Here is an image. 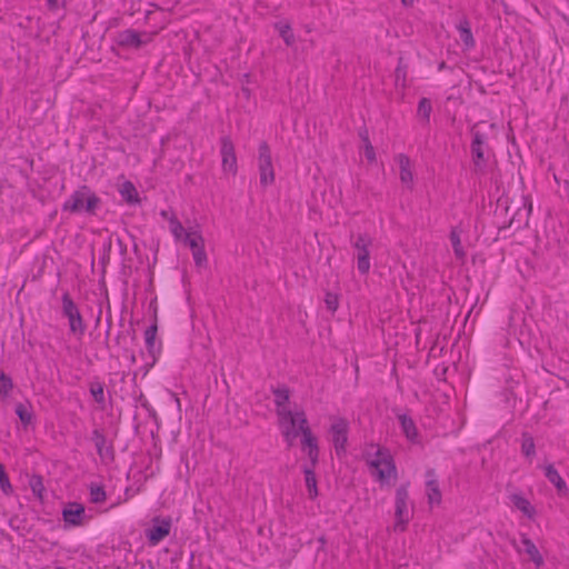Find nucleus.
<instances>
[{"label": "nucleus", "instance_id": "f257e3e1", "mask_svg": "<svg viewBox=\"0 0 569 569\" xmlns=\"http://www.w3.org/2000/svg\"><path fill=\"white\" fill-rule=\"evenodd\" d=\"M102 199L88 184L79 186L63 202L62 211L71 214L96 217L101 209Z\"/></svg>", "mask_w": 569, "mask_h": 569}, {"label": "nucleus", "instance_id": "f03ea898", "mask_svg": "<svg viewBox=\"0 0 569 569\" xmlns=\"http://www.w3.org/2000/svg\"><path fill=\"white\" fill-rule=\"evenodd\" d=\"M477 127L478 124L475 123L470 129V133L472 136L470 143L472 172L475 174H485L488 166L490 148L488 146V136L477 130Z\"/></svg>", "mask_w": 569, "mask_h": 569}, {"label": "nucleus", "instance_id": "7ed1b4c3", "mask_svg": "<svg viewBox=\"0 0 569 569\" xmlns=\"http://www.w3.org/2000/svg\"><path fill=\"white\" fill-rule=\"evenodd\" d=\"M506 214L511 211V217L508 222L499 226V232L507 228H513L516 231L529 227V217L532 211V202L529 197L522 196L521 199L512 206H506Z\"/></svg>", "mask_w": 569, "mask_h": 569}, {"label": "nucleus", "instance_id": "20e7f679", "mask_svg": "<svg viewBox=\"0 0 569 569\" xmlns=\"http://www.w3.org/2000/svg\"><path fill=\"white\" fill-rule=\"evenodd\" d=\"M61 303V312L68 319L70 333L81 338L86 333L87 325L78 305L68 291L62 295Z\"/></svg>", "mask_w": 569, "mask_h": 569}, {"label": "nucleus", "instance_id": "39448f33", "mask_svg": "<svg viewBox=\"0 0 569 569\" xmlns=\"http://www.w3.org/2000/svg\"><path fill=\"white\" fill-rule=\"evenodd\" d=\"M331 425L329 428V435L335 447L336 455L338 457L346 456L348 446V435L350 425L345 417L333 416L330 418Z\"/></svg>", "mask_w": 569, "mask_h": 569}, {"label": "nucleus", "instance_id": "423d86ee", "mask_svg": "<svg viewBox=\"0 0 569 569\" xmlns=\"http://www.w3.org/2000/svg\"><path fill=\"white\" fill-rule=\"evenodd\" d=\"M172 519L170 516H154L150 520V526L144 530L147 542L151 547L158 546L171 531Z\"/></svg>", "mask_w": 569, "mask_h": 569}, {"label": "nucleus", "instance_id": "0eeeda50", "mask_svg": "<svg viewBox=\"0 0 569 569\" xmlns=\"http://www.w3.org/2000/svg\"><path fill=\"white\" fill-rule=\"evenodd\" d=\"M409 482L401 483L396 490L395 497V518L396 525L395 529L405 531L407 529V525L410 521L409 510H408V500H409Z\"/></svg>", "mask_w": 569, "mask_h": 569}, {"label": "nucleus", "instance_id": "6e6552de", "mask_svg": "<svg viewBox=\"0 0 569 569\" xmlns=\"http://www.w3.org/2000/svg\"><path fill=\"white\" fill-rule=\"evenodd\" d=\"M258 169L260 184L262 187L271 186L274 182V170L269 143L262 140L258 148Z\"/></svg>", "mask_w": 569, "mask_h": 569}, {"label": "nucleus", "instance_id": "1a4fd4ad", "mask_svg": "<svg viewBox=\"0 0 569 569\" xmlns=\"http://www.w3.org/2000/svg\"><path fill=\"white\" fill-rule=\"evenodd\" d=\"M370 467L376 469V477L385 483L391 476L397 477V467L392 456L386 448H379L376 452V459L370 462Z\"/></svg>", "mask_w": 569, "mask_h": 569}, {"label": "nucleus", "instance_id": "9d476101", "mask_svg": "<svg viewBox=\"0 0 569 569\" xmlns=\"http://www.w3.org/2000/svg\"><path fill=\"white\" fill-rule=\"evenodd\" d=\"M299 431L301 432V449L307 453L309 465L318 466L320 456L318 438L313 435L307 418L300 419Z\"/></svg>", "mask_w": 569, "mask_h": 569}, {"label": "nucleus", "instance_id": "9b49d317", "mask_svg": "<svg viewBox=\"0 0 569 569\" xmlns=\"http://www.w3.org/2000/svg\"><path fill=\"white\" fill-rule=\"evenodd\" d=\"M158 335V315L157 309L153 313L152 323L144 331V343L148 355L152 358V362L147 365V370L156 365L158 361L160 353L162 351V341L157 342Z\"/></svg>", "mask_w": 569, "mask_h": 569}, {"label": "nucleus", "instance_id": "f8f14e48", "mask_svg": "<svg viewBox=\"0 0 569 569\" xmlns=\"http://www.w3.org/2000/svg\"><path fill=\"white\" fill-rule=\"evenodd\" d=\"M372 240L368 234L360 233L357 237V240L353 243L355 249L357 250V268L360 274L365 276L370 270V252L369 246H371Z\"/></svg>", "mask_w": 569, "mask_h": 569}, {"label": "nucleus", "instance_id": "ddd939ff", "mask_svg": "<svg viewBox=\"0 0 569 569\" xmlns=\"http://www.w3.org/2000/svg\"><path fill=\"white\" fill-rule=\"evenodd\" d=\"M220 153L222 158V170L236 176L238 172L234 144L229 136L220 138Z\"/></svg>", "mask_w": 569, "mask_h": 569}, {"label": "nucleus", "instance_id": "4468645a", "mask_svg": "<svg viewBox=\"0 0 569 569\" xmlns=\"http://www.w3.org/2000/svg\"><path fill=\"white\" fill-rule=\"evenodd\" d=\"M147 32H139L134 29H126L118 31L114 36V42L126 49H140L150 41L142 39V36H147Z\"/></svg>", "mask_w": 569, "mask_h": 569}, {"label": "nucleus", "instance_id": "2eb2a0df", "mask_svg": "<svg viewBox=\"0 0 569 569\" xmlns=\"http://www.w3.org/2000/svg\"><path fill=\"white\" fill-rule=\"evenodd\" d=\"M86 508L80 502H68L62 509V520L64 522V528L82 526Z\"/></svg>", "mask_w": 569, "mask_h": 569}, {"label": "nucleus", "instance_id": "dca6fc26", "mask_svg": "<svg viewBox=\"0 0 569 569\" xmlns=\"http://www.w3.org/2000/svg\"><path fill=\"white\" fill-rule=\"evenodd\" d=\"M426 477V495L430 506L440 505L442 495L439 486L437 472L433 468H429L425 472Z\"/></svg>", "mask_w": 569, "mask_h": 569}, {"label": "nucleus", "instance_id": "f3484780", "mask_svg": "<svg viewBox=\"0 0 569 569\" xmlns=\"http://www.w3.org/2000/svg\"><path fill=\"white\" fill-rule=\"evenodd\" d=\"M91 441L94 443V447L97 449V453L101 459L108 458L111 461L114 460V448L112 443H110L108 447L107 445V438L102 430L100 429H93L91 433Z\"/></svg>", "mask_w": 569, "mask_h": 569}, {"label": "nucleus", "instance_id": "a211bd4d", "mask_svg": "<svg viewBox=\"0 0 569 569\" xmlns=\"http://www.w3.org/2000/svg\"><path fill=\"white\" fill-rule=\"evenodd\" d=\"M279 426L280 429H289L297 431L300 428V419L307 418L306 412L303 410L292 412L291 410H281L279 415Z\"/></svg>", "mask_w": 569, "mask_h": 569}, {"label": "nucleus", "instance_id": "6ab92c4d", "mask_svg": "<svg viewBox=\"0 0 569 569\" xmlns=\"http://www.w3.org/2000/svg\"><path fill=\"white\" fill-rule=\"evenodd\" d=\"M545 477L556 487L558 496L567 497L569 495V488L566 481L552 463L545 467Z\"/></svg>", "mask_w": 569, "mask_h": 569}, {"label": "nucleus", "instance_id": "aec40b11", "mask_svg": "<svg viewBox=\"0 0 569 569\" xmlns=\"http://www.w3.org/2000/svg\"><path fill=\"white\" fill-rule=\"evenodd\" d=\"M396 416L400 422L401 430L406 438L412 443H419V432L413 419L407 413H396Z\"/></svg>", "mask_w": 569, "mask_h": 569}, {"label": "nucleus", "instance_id": "412c9836", "mask_svg": "<svg viewBox=\"0 0 569 569\" xmlns=\"http://www.w3.org/2000/svg\"><path fill=\"white\" fill-rule=\"evenodd\" d=\"M317 466H312V465H303L302 466V472L305 475V482H306V488H307V491H308V497L310 500H315L318 496H319V491H318V481H317V477H316V469Z\"/></svg>", "mask_w": 569, "mask_h": 569}, {"label": "nucleus", "instance_id": "4be33fe9", "mask_svg": "<svg viewBox=\"0 0 569 569\" xmlns=\"http://www.w3.org/2000/svg\"><path fill=\"white\" fill-rule=\"evenodd\" d=\"M398 162H399V168H400V181L408 189L412 190V188H413V174H412V171H411L410 158L407 154H405V153H400L398 156Z\"/></svg>", "mask_w": 569, "mask_h": 569}, {"label": "nucleus", "instance_id": "5701e85b", "mask_svg": "<svg viewBox=\"0 0 569 569\" xmlns=\"http://www.w3.org/2000/svg\"><path fill=\"white\" fill-rule=\"evenodd\" d=\"M272 395L274 396V405L277 407L276 413L279 415L281 410H288L286 406L290 401L291 390L287 385H280L277 388H271Z\"/></svg>", "mask_w": 569, "mask_h": 569}, {"label": "nucleus", "instance_id": "b1692460", "mask_svg": "<svg viewBox=\"0 0 569 569\" xmlns=\"http://www.w3.org/2000/svg\"><path fill=\"white\" fill-rule=\"evenodd\" d=\"M521 543L523 546L525 552L529 556L535 566L537 568L542 567L545 565V560L535 542L527 535L522 533Z\"/></svg>", "mask_w": 569, "mask_h": 569}, {"label": "nucleus", "instance_id": "393cba45", "mask_svg": "<svg viewBox=\"0 0 569 569\" xmlns=\"http://www.w3.org/2000/svg\"><path fill=\"white\" fill-rule=\"evenodd\" d=\"M460 40L467 50L475 47L476 41L471 31V24L467 17H463L457 24Z\"/></svg>", "mask_w": 569, "mask_h": 569}, {"label": "nucleus", "instance_id": "a878e982", "mask_svg": "<svg viewBox=\"0 0 569 569\" xmlns=\"http://www.w3.org/2000/svg\"><path fill=\"white\" fill-rule=\"evenodd\" d=\"M510 500L513 506L520 510L526 517L529 519H533L537 515L536 508L530 503V501L520 493H512L510 496Z\"/></svg>", "mask_w": 569, "mask_h": 569}, {"label": "nucleus", "instance_id": "bb28decb", "mask_svg": "<svg viewBox=\"0 0 569 569\" xmlns=\"http://www.w3.org/2000/svg\"><path fill=\"white\" fill-rule=\"evenodd\" d=\"M14 412L18 416L21 425L24 429H28L30 425L34 421V413L32 411V406L29 401L26 403L19 402L16 405Z\"/></svg>", "mask_w": 569, "mask_h": 569}, {"label": "nucleus", "instance_id": "cd10ccee", "mask_svg": "<svg viewBox=\"0 0 569 569\" xmlns=\"http://www.w3.org/2000/svg\"><path fill=\"white\" fill-rule=\"evenodd\" d=\"M119 193L122 200L129 206L138 204L141 201L136 186L129 180L121 184Z\"/></svg>", "mask_w": 569, "mask_h": 569}, {"label": "nucleus", "instance_id": "c85d7f7f", "mask_svg": "<svg viewBox=\"0 0 569 569\" xmlns=\"http://www.w3.org/2000/svg\"><path fill=\"white\" fill-rule=\"evenodd\" d=\"M358 136L363 143V152L368 162L373 163L376 161V151L369 138V131L366 126H362L358 130Z\"/></svg>", "mask_w": 569, "mask_h": 569}, {"label": "nucleus", "instance_id": "c756f323", "mask_svg": "<svg viewBox=\"0 0 569 569\" xmlns=\"http://www.w3.org/2000/svg\"><path fill=\"white\" fill-rule=\"evenodd\" d=\"M273 27L274 30L278 31L279 36L282 38L287 47H292L296 43L293 30L288 21H277L273 24Z\"/></svg>", "mask_w": 569, "mask_h": 569}, {"label": "nucleus", "instance_id": "7c9ffc66", "mask_svg": "<svg viewBox=\"0 0 569 569\" xmlns=\"http://www.w3.org/2000/svg\"><path fill=\"white\" fill-rule=\"evenodd\" d=\"M89 392L101 409L106 407L104 383L94 378L89 383Z\"/></svg>", "mask_w": 569, "mask_h": 569}, {"label": "nucleus", "instance_id": "2f4dec72", "mask_svg": "<svg viewBox=\"0 0 569 569\" xmlns=\"http://www.w3.org/2000/svg\"><path fill=\"white\" fill-rule=\"evenodd\" d=\"M409 69V64L406 61L405 57L401 54L398 58V64L395 70V84L396 87L407 88V72Z\"/></svg>", "mask_w": 569, "mask_h": 569}, {"label": "nucleus", "instance_id": "473e14b6", "mask_svg": "<svg viewBox=\"0 0 569 569\" xmlns=\"http://www.w3.org/2000/svg\"><path fill=\"white\" fill-rule=\"evenodd\" d=\"M29 487L34 497L41 502H44L46 488L43 485V477L38 473H33L29 479Z\"/></svg>", "mask_w": 569, "mask_h": 569}, {"label": "nucleus", "instance_id": "72a5a7b5", "mask_svg": "<svg viewBox=\"0 0 569 569\" xmlns=\"http://www.w3.org/2000/svg\"><path fill=\"white\" fill-rule=\"evenodd\" d=\"M432 103L429 98H421L418 102L417 117L425 124L429 126Z\"/></svg>", "mask_w": 569, "mask_h": 569}, {"label": "nucleus", "instance_id": "f704fd0d", "mask_svg": "<svg viewBox=\"0 0 569 569\" xmlns=\"http://www.w3.org/2000/svg\"><path fill=\"white\" fill-rule=\"evenodd\" d=\"M90 502L100 505L107 501V492L102 483L91 482L89 485Z\"/></svg>", "mask_w": 569, "mask_h": 569}, {"label": "nucleus", "instance_id": "c9c22d12", "mask_svg": "<svg viewBox=\"0 0 569 569\" xmlns=\"http://www.w3.org/2000/svg\"><path fill=\"white\" fill-rule=\"evenodd\" d=\"M186 246L190 248L191 251L200 249L204 247V239L200 231H188L184 232V237L182 238Z\"/></svg>", "mask_w": 569, "mask_h": 569}, {"label": "nucleus", "instance_id": "e433bc0d", "mask_svg": "<svg viewBox=\"0 0 569 569\" xmlns=\"http://www.w3.org/2000/svg\"><path fill=\"white\" fill-rule=\"evenodd\" d=\"M521 439L522 455L528 459H532L536 456V446L533 437L529 432L525 431L521 435Z\"/></svg>", "mask_w": 569, "mask_h": 569}, {"label": "nucleus", "instance_id": "4c0bfd02", "mask_svg": "<svg viewBox=\"0 0 569 569\" xmlns=\"http://www.w3.org/2000/svg\"><path fill=\"white\" fill-rule=\"evenodd\" d=\"M449 239H450V242H451L455 256L458 259L465 258L466 252H465L463 247L461 244L460 230H458V228H452L451 229L450 234H449Z\"/></svg>", "mask_w": 569, "mask_h": 569}, {"label": "nucleus", "instance_id": "58836bf2", "mask_svg": "<svg viewBox=\"0 0 569 569\" xmlns=\"http://www.w3.org/2000/svg\"><path fill=\"white\" fill-rule=\"evenodd\" d=\"M13 389L12 378L4 371H0V398L6 399Z\"/></svg>", "mask_w": 569, "mask_h": 569}, {"label": "nucleus", "instance_id": "ea45409f", "mask_svg": "<svg viewBox=\"0 0 569 569\" xmlns=\"http://www.w3.org/2000/svg\"><path fill=\"white\" fill-rule=\"evenodd\" d=\"M0 489L6 496L13 493V487L10 482L9 476L4 466L0 462Z\"/></svg>", "mask_w": 569, "mask_h": 569}, {"label": "nucleus", "instance_id": "a19ab883", "mask_svg": "<svg viewBox=\"0 0 569 569\" xmlns=\"http://www.w3.org/2000/svg\"><path fill=\"white\" fill-rule=\"evenodd\" d=\"M111 249H112V237H109L108 240L103 243L102 254L100 257V264L102 267V276H104L107 264L110 262Z\"/></svg>", "mask_w": 569, "mask_h": 569}, {"label": "nucleus", "instance_id": "79ce46f5", "mask_svg": "<svg viewBox=\"0 0 569 569\" xmlns=\"http://www.w3.org/2000/svg\"><path fill=\"white\" fill-rule=\"evenodd\" d=\"M170 231L174 236L177 240H181L184 237V232H187L182 226V223L178 220L176 216H172L169 219Z\"/></svg>", "mask_w": 569, "mask_h": 569}, {"label": "nucleus", "instance_id": "37998d69", "mask_svg": "<svg viewBox=\"0 0 569 569\" xmlns=\"http://www.w3.org/2000/svg\"><path fill=\"white\" fill-rule=\"evenodd\" d=\"M192 257H193V260H194V264L198 268L207 267L208 258H207V253H206L204 247L192 251Z\"/></svg>", "mask_w": 569, "mask_h": 569}, {"label": "nucleus", "instance_id": "c03bdc74", "mask_svg": "<svg viewBox=\"0 0 569 569\" xmlns=\"http://www.w3.org/2000/svg\"><path fill=\"white\" fill-rule=\"evenodd\" d=\"M325 303L329 311L335 312L339 307V296L331 291L326 292Z\"/></svg>", "mask_w": 569, "mask_h": 569}, {"label": "nucleus", "instance_id": "a18cd8bd", "mask_svg": "<svg viewBox=\"0 0 569 569\" xmlns=\"http://www.w3.org/2000/svg\"><path fill=\"white\" fill-rule=\"evenodd\" d=\"M555 180L558 184L563 182L565 188L568 190L569 197V159L563 164V170L559 173V176L555 174Z\"/></svg>", "mask_w": 569, "mask_h": 569}, {"label": "nucleus", "instance_id": "49530a36", "mask_svg": "<svg viewBox=\"0 0 569 569\" xmlns=\"http://www.w3.org/2000/svg\"><path fill=\"white\" fill-rule=\"evenodd\" d=\"M281 435L284 441L287 442V446L291 448L295 443V439L298 438L301 435V432L299 431V429L297 431L282 429Z\"/></svg>", "mask_w": 569, "mask_h": 569}, {"label": "nucleus", "instance_id": "de8ad7c7", "mask_svg": "<svg viewBox=\"0 0 569 569\" xmlns=\"http://www.w3.org/2000/svg\"><path fill=\"white\" fill-rule=\"evenodd\" d=\"M142 408L148 412L149 417L157 421L158 415L154 408L150 405L148 400H144V403H142Z\"/></svg>", "mask_w": 569, "mask_h": 569}, {"label": "nucleus", "instance_id": "09e8293b", "mask_svg": "<svg viewBox=\"0 0 569 569\" xmlns=\"http://www.w3.org/2000/svg\"><path fill=\"white\" fill-rule=\"evenodd\" d=\"M47 1V4H48V8L50 10H54V9H58V8H64L66 7V0H46Z\"/></svg>", "mask_w": 569, "mask_h": 569}, {"label": "nucleus", "instance_id": "8fccbe9b", "mask_svg": "<svg viewBox=\"0 0 569 569\" xmlns=\"http://www.w3.org/2000/svg\"><path fill=\"white\" fill-rule=\"evenodd\" d=\"M108 318H107V332H106V336L107 338L109 337L110 335V329H111V326H112V319H111V313H110V307L108 308Z\"/></svg>", "mask_w": 569, "mask_h": 569}, {"label": "nucleus", "instance_id": "3c124183", "mask_svg": "<svg viewBox=\"0 0 569 569\" xmlns=\"http://www.w3.org/2000/svg\"><path fill=\"white\" fill-rule=\"evenodd\" d=\"M117 243L120 248V253L122 256L126 254L127 253V244L120 238L117 239Z\"/></svg>", "mask_w": 569, "mask_h": 569}, {"label": "nucleus", "instance_id": "603ef678", "mask_svg": "<svg viewBox=\"0 0 569 569\" xmlns=\"http://www.w3.org/2000/svg\"><path fill=\"white\" fill-rule=\"evenodd\" d=\"M318 542L320 543L318 551L325 550V546L327 545V538L322 535L318 538Z\"/></svg>", "mask_w": 569, "mask_h": 569}, {"label": "nucleus", "instance_id": "864d4df0", "mask_svg": "<svg viewBox=\"0 0 569 569\" xmlns=\"http://www.w3.org/2000/svg\"><path fill=\"white\" fill-rule=\"evenodd\" d=\"M241 92H242V94L244 96V98L247 100H249L251 98V90L248 87L242 86L241 87Z\"/></svg>", "mask_w": 569, "mask_h": 569}, {"label": "nucleus", "instance_id": "5fc2aeb1", "mask_svg": "<svg viewBox=\"0 0 569 569\" xmlns=\"http://www.w3.org/2000/svg\"><path fill=\"white\" fill-rule=\"evenodd\" d=\"M136 401L140 403L142 407V403H144V400H148L142 392H140L136 398Z\"/></svg>", "mask_w": 569, "mask_h": 569}, {"label": "nucleus", "instance_id": "6e6d98bb", "mask_svg": "<svg viewBox=\"0 0 569 569\" xmlns=\"http://www.w3.org/2000/svg\"><path fill=\"white\" fill-rule=\"evenodd\" d=\"M241 82L242 83H247V84L250 83L251 82V74L250 73L242 74Z\"/></svg>", "mask_w": 569, "mask_h": 569}, {"label": "nucleus", "instance_id": "4d7b16f0", "mask_svg": "<svg viewBox=\"0 0 569 569\" xmlns=\"http://www.w3.org/2000/svg\"><path fill=\"white\" fill-rule=\"evenodd\" d=\"M446 69H451L450 67L447 66V63L445 61H441L439 64H438V71H443Z\"/></svg>", "mask_w": 569, "mask_h": 569}, {"label": "nucleus", "instance_id": "13d9d810", "mask_svg": "<svg viewBox=\"0 0 569 569\" xmlns=\"http://www.w3.org/2000/svg\"><path fill=\"white\" fill-rule=\"evenodd\" d=\"M413 1L415 0H401V3L405 6V7H411L413 4Z\"/></svg>", "mask_w": 569, "mask_h": 569}, {"label": "nucleus", "instance_id": "bf43d9fd", "mask_svg": "<svg viewBox=\"0 0 569 569\" xmlns=\"http://www.w3.org/2000/svg\"><path fill=\"white\" fill-rule=\"evenodd\" d=\"M101 315H102V309L100 308L99 309V312H98V316H97V319H96V325L98 326L100 320H101Z\"/></svg>", "mask_w": 569, "mask_h": 569}, {"label": "nucleus", "instance_id": "052dcab7", "mask_svg": "<svg viewBox=\"0 0 569 569\" xmlns=\"http://www.w3.org/2000/svg\"><path fill=\"white\" fill-rule=\"evenodd\" d=\"M193 560H194V555H193V553H191V555H190V561H189V567H190V569H193V565H192V561H193Z\"/></svg>", "mask_w": 569, "mask_h": 569}, {"label": "nucleus", "instance_id": "680f3d73", "mask_svg": "<svg viewBox=\"0 0 569 569\" xmlns=\"http://www.w3.org/2000/svg\"><path fill=\"white\" fill-rule=\"evenodd\" d=\"M124 493H126V496H127V497H132V496H133V495L131 493V488H127V489L124 490Z\"/></svg>", "mask_w": 569, "mask_h": 569}, {"label": "nucleus", "instance_id": "e2e57ef3", "mask_svg": "<svg viewBox=\"0 0 569 569\" xmlns=\"http://www.w3.org/2000/svg\"><path fill=\"white\" fill-rule=\"evenodd\" d=\"M562 19L566 22V24L569 27V16L562 14Z\"/></svg>", "mask_w": 569, "mask_h": 569}, {"label": "nucleus", "instance_id": "0e129e2a", "mask_svg": "<svg viewBox=\"0 0 569 569\" xmlns=\"http://www.w3.org/2000/svg\"><path fill=\"white\" fill-rule=\"evenodd\" d=\"M121 337H122V332H119V333L117 335V337H116V341H117V343H120V339H121Z\"/></svg>", "mask_w": 569, "mask_h": 569}, {"label": "nucleus", "instance_id": "69168bd1", "mask_svg": "<svg viewBox=\"0 0 569 569\" xmlns=\"http://www.w3.org/2000/svg\"><path fill=\"white\" fill-rule=\"evenodd\" d=\"M161 216H162L163 218H166V219H169V218H168V212H167L166 210H162V211H161Z\"/></svg>", "mask_w": 569, "mask_h": 569}, {"label": "nucleus", "instance_id": "338daca9", "mask_svg": "<svg viewBox=\"0 0 569 569\" xmlns=\"http://www.w3.org/2000/svg\"><path fill=\"white\" fill-rule=\"evenodd\" d=\"M130 361H131V362H136V355H134L133 352H131Z\"/></svg>", "mask_w": 569, "mask_h": 569}, {"label": "nucleus", "instance_id": "774afa93", "mask_svg": "<svg viewBox=\"0 0 569 569\" xmlns=\"http://www.w3.org/2000/svg\"><path fill=\"white\" fill-rule=\"evenodd\" d=\"M108 395H109V399H110V402L112 401V395H113V391H111L110 389H108Z\"/></svg>", "mask_w": 569, "mask_h": 569}]
</instances>
